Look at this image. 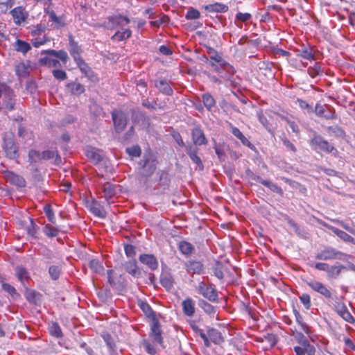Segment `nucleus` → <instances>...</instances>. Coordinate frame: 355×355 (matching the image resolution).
I'll use <instances>...</instances> for the list:
<instances>
[{
	"mask_svg": "<svg viewBox=\"0 0 355 355\" xmlns=\"http://www.w3.org/2000/svg\"><path fill=\"white\" fill-rule=\"evenodd\" d=\"M2 148L6 157L10 159L19 158V148L12 135H5L3 137Z\"/></svg>",
	"mask_w": 355,
	"mask_h": 355,
	"instance_id": "nucleus-1",
	"label": "nucleus"
},
{
	"mask_svg": "<svg viewBox=\"0 0 355 355\" xmlns=\"http://www.w3.org/2000/svg\"><path fill=\"white\" fill-rule=\"evenodd\" d=\"M310 145L315 150L320 149L324 153H331L335 156H336L338 153V150L334 147V146L330 144L327 140L324 139L320 135H315L310 140Z\"/></svg>",
	"mask_w": 355,
	"mask_h": 355,
	"instance_id": "nucleus-2",
	"label": "nucleus"
},
{
	"mask_svg": "<svg viewBox=\"0 0 355 355\" xmlns=\"http://www.w3.org/2000/svg\"><path fill=\"white\" fill-rule=\"evenodd\" d=\"M305 282L313 291L320 293L324 298L332 300L337 299V297L336 295L334 296L331 290L323 283L314 279L309 281L306 280Z\"/></svg>",
	"mask_w": 355,
	"mask_h": 355,
	"instance_id": "nucleus-3",
	"label": "nucleus"
},
{
	"mask_svg": "<svg viewBox=\"0 0 355 355\" xmlns=\"http://www.w3.org/2000/svg\"><path fill=\"white\" fill-rule=\"evenodd\" d=\"M199 294L207 299L209 301L215 302L218 300V293L213 284L207 286L205 282H201L196 287Z\"/></svg>",
	"mask_w": 355,
	"mask_h": 355,
	"instance_id": "nucleus-4",
	"label": "nucleus"
},
{
	"mask_svg": "<svg viewBox=\"0 0 355 355\" xmlns=\"http://www.w3.org/2000/svg\"><path fill=\"white\" fill-rule=\"evenodd\" d=\"M149 336L153 343L163 346L164 340L162 337V331L160 323L157 319H155L152 322Z\"/></svg>",
	"mask_w": 355,
	"mask_h": 355,
	"instance_id": "nucleus-5",
	"label": "nucleus"
},
{
	"mask_svg": "<svg viewBox=\"0 0 355 355\" xmlns=\"http://www.w3.org/2000/svg\"><path fill=\"white\" fill-rule=\"evenodd\" d=\"M184 268L189 274L202 275L205 270V266L200 261L190 259L184 262Z\"/></svg>",
	"mask_w": 355,
	"mask_h": 355,
	"instance_id": "nucleus-6",
	"label": "nucleus"
},
{
	"mask_svg": "<svg viewBox=\"0 0 355 355\" xmlns=\"http://www.w3.org/2000/svg\"><path fill=\"white\" fill-rule=\"evenodd\" d=\"M112 117L116 132H121L125 130L128 119L122 111H113L112 112Z\"/></svg>",
	"mask_w": 355,
	"mask_h": 355,
	"instance_id": "nucleus-7",
	"label": "nucleus"
},
{
	"mask_svg": "<svg viewBox=\"0 0 355 355\" xmlns=\"http://www.w3.org/2000/svg\"><path fill=\"white\" fill-rule=\"evenodd\" d=\"M335 311L346 322L354 324L355 319L347 309L346 305L342 302H336L334 304Z\"/></svg>",
	"mask_w": 355,
	"mask_h": 355,
	"instance_id": "nucleus-8",
	"label": "nucleus"
},
{
	"mask_svg": "<svg viewBox=\"0 0 355 355\" xmlns=\"http://www.w3.org/2000/svg\"><path fill=\"white\" fill-rule=\"evenodd\" d=\"M107 280L110 285L119 291H123L125 288V284L121 281V276H117L112 269L107 270Z\"/></svg>",
	"mask_w": 355,
	"mask_h": 355,
	"instance_id": "nucleus-9",
	"label": "nucleus"
},
{
	"mask_svg": "<svg viewBox=\"0 0 355 355\" xmlns=\"http://www.w3.org/2000/svg\"><path fill=\"white\" fill-rule=\"evenodd\" d=\"M3 173L6 180L11 184L21 188L26 187V181L22 176L8 170L3 171Z\"/></svg>",
	"mask_w": 355,
	"mask_h": 355,
	"instance_id": "nucleus-10",
	"label": "nucleus"
},
{
	"mask_svg": "<svg viewBox=\"0 0 355 355\" xmlns=\"http://www.w3.org/2000/svg\"><path fill=\"white\" fill-rule=\"evenodd\" d=\"M139 260L151 270H155L159 267L157 259L153 254H141L139 257Z\"/></svg>",
	"mask_w": 355,
	"mask_h": 355,
	"instance_id": "nucleus-11",
	"label": "nucleus"
},
{
	"mask_svg": "<svg viewBox=\"0 0 355 355\" xmlns=\"http://www.w3.org/2000/svg\"><path fill=\"white\" fill-rule=\"evenodd\" d=\"M341 254L342 253L336 249L327 247L318 252L316 254L315 258L320 260H330L337 259Z\"/></svg>",
	"mask_w": 355,
	"mask_h": 355,
	"instance_id": "nucleus-12",
	"label": "nucleus"
},
{
	"mask_svg": "<svg viewBox=\"0 0 355 355\" xmlns=\"http://www.w3.org/2000/svg\"><path fill=\"white\" fill-rule=\"evenodd\" d=\"M193 143L196 146L207 145L208 140L204 131L199 127L194 128L191 131Z\"/></svg>",
	"mask_w": 355,
	"mask_h": 355,
	"instance_id": "nucleus-13",
	"label": "nucleus"
},
{
	"mask_svg": "<svg viewBox=\"0 0 355 355\" xmlns=\"http://www.w3.org/2000/svg\"><path fill=\"white\" fill-rule=\"evenodd\" d=\"M77 66L80 69L82 73H83L90 81L96 83L98 81V78L92 68L85 62L82 60L78 62Z\"/></svg>",
	"mask_w": 355,
	"mask_h": 355,
	"instance_id": "nucleus-14",
	"label": "nucleus"
},
{
	"mask_svg": "<svg viewBox=\"0 0 355 355\" xmlns=\"http://www.w3.org/2000/svg\"><path fill=\"white\" fill-rule=\"evenodd\" d=\"M229 127L231 129L232 134L240 140L241 144L248 147L250 149L254 150L255 148L253 144L241 132V131L236 127L234 126L232 123H229Z\"/></svg>",
	"mask_w": 355,
	"mask_h": 355,
	"instance_id": "nucleus-15",
	"label": "nucleus"
},
{
	"mask_svg": "<svg viewBox=\"0 0 355 355\" xmlns=\"http://www.w3.org/2000/svg\"><path fill=\"white\" fill-rule=\"evenodd\" d=\"M141 162L144 169L143 175L146 177L151 176L157 168L155 160L150 157H144Z\"/></svg>",
	"mask_w": 355,
	"mask_h": 355,
	"instance_id": "nucleus-16",
	"label": "nucleus"
},
{
	"mask_svg": "<svg viewBox=\"0 0 355 355\" xmlns=\"http://www.w3.org/2000/svg\"><path fill=\"white\" fill-rule=\"evenodd\" d=\"M69 53L76 64L83 60L81 57L82 49L71 35L69 36Z\"/></svg>",
	"mask_w": 355,
	"mask_h": 355,
	"instance_id": "nucleus-17",
	"label": "nucleus"
},
{
	"mask_svg": "<svg viewBox=\"0 0 355 355\" xmlns=\"http://www.w3.org/2000/svg\"><path fill=\"white\" fill-rule=\"evenodd\" d=\"M295 355H315V347L310 343L294 347Z\"/></svg>",
	"mask_w": 355,
	"mask_h": 355,
	"instance_id": "nucleus-18",
	"label": "nucleus"
},
{
	"mask_svg": "<svg viewBox=\"0 0 355 355\" xmlns=\"http://www.w3.org/2000/svg\"><path fill=\"white\" fill-rule=\"evenodd\" d=\"M125 270L133 277H139L141 274L140 269L135 259L125 261L123 263Z\"/></svg>",
	"mask_w": 355,
	"mask_h": 355,
	"instance_id": "nucleus-19",
	"label": "nucleus"
},
{
	"mask_svg": "<svg viewBox=\"0 0 355 355\" xmlns=\"http://www.w3.org/2000/svg\"><path fill=\"white\" fill-rule=\"evenodd\" d=\"M187 154L189 156L191 161L198 165L200 170L204 169L203 163L200 157L198 155V148H193L192 146H188L186 148Z\"/></svg>",
	"mask_w": 355,
	"mask_h": 355,
	"instance_id": "nucleus-20",
	"label": "nucleus"
},
{
	"mask_svg": "<svg viewBox=\"0 0 355 355\" xmlns=\"http://www.w3.org/2000/svg\"><path fill=\"white\" fill-rule=\"evenodd\" d=\"M195 302L191 297H187L182 302L183 313L188 317H193L195 314Z\"/></svg>",
	"mask_w": 355,
	"mask_h": 355,
	"instance_id": "nucleus-21",
	"label": "nucleus"
},
{
	"mask_svg": "<svg viewBox=\"0 0 355 355\" xmlns=\"http://www.w3.org/2000/svg\"><path fill=\"white\" fill-rule=\"evenodd\" d=\"M49 21L52 22L55 28H61L66 25L64 16H57L53 10L48 12Z\"/></svg>",
	"mask_w": 355,
	"mask_h": 355,
	"instance_id": "nucleus-22",
	"label": "nucleus"
},
{
	"mask_svg": "<svg viewBox=\"0 0 355 355\" xmlns=\"http://www.w3.org/2000/svg\"><path fill=\"white\" fill-rule=\"evenodd\" d=\"M155 86L163 94L167 96H172L173 94V89L169 85V83L165 79H159L155 80Z\"/></svg>",
	"mask_w": 355,
	"mask_h": 355,
	"instance_id": "nucleus-23",
	"label": "nucleus"
},
{
	"mask_svg": "<svg viewBox=\"0 0 355 355\" xmlns=\"http://www.w3.org/2000/svg\"><path fill=\"white\" fill-rule=\"evenodd\" d=\"M10 13L13 18L14 22L16 24H21L24 22L26 19V14L24 12V9L22 7H16L13 8Z\"/></svg>",
	"mask_w": 355,
	"mask_h": 355,
	"instance_id": "nucleus-24",
	"label": "nucleus"
},
{
	"mask_svg": "<svg viewBox=\"0 0 355 355\" xmlns=\"http://www.w3.org/2000/svg\"><path fill=\"white\" fill-rule=\"evenodd\" d=\"M40 63L49 68H58L60 67L59 60L55 57L48 54H46L45 56L40 59Z\"/></svg>",
	"mask_w": 355,
	"mask_h": 355,
	"instance_id": "nucleus-25",
	"label": "nucleus"
},
{
	"mask_svg": "<svg viewBox=\"0 0 355 355\" xmlns=\"http://www.w3.org/2000/svg\"><path fill=\"white\" fill-rule=\"evenodd\" d=\"M66 87L71 94L76 96H80L85 91L84 85L77 82L68 83Z\"/></svg>",
	"mask_w": 355,
	"mask_h": 355,
	"instance_id": "nucleus-26",
	"label": "nucleus"
},
{
	"mask_svg": "<svg viewBox=\"0 0 355 355\" xmlns=\"http://www.w3.org/2000/svg\"><path fill=\"white\" fill-rule=\"evenodd\" d=\"M204 8L209 12H226L229 9L227 5L218 2L206 5Z\"/></svg>",
	"mask_w": 355,
	"mask_h": 355,
	"instance_id": "nucleus-27",
	"label": "nucleus"
},
{
	"mask_svg": "<svg viewBox=\"0 0 355 355\" xmlns=\"http://www.w3.org/2000/svg\"><path fill=\"white\" fill-rule=\"evenodd\" d=\"M25 297L28 302L37 304L42 297V294L35 290L26 288Z\"/></svg>",
	"mask_w": 355,
	"mask_h": 355,
	"instance_id": "nucleus-28",
	"label": "nucleus"
},
{
	"mask_svg": "<svg viewBox=\"0 0 355 355\" xmlns=\"http://www.w3.org/2000/svg\"><path fill=\"white\" fill-rule=\"evenodd\" d=\"M89 210L95 216L100 218H105L106 217V211L96 201H93L91 203Z\"/></svg>",
	"mask_w": 355,
	"mask_h": 355,
	"instance_id": "nucleus-29",
	"label": "nucleus"
},
{
	"mask_svg": "<svg viewBox=\"0 0 355 355\" xmlns=\"http://www.w3.org/2000/svg\"><path fill=\"white\" fill-rule=\"evenodd\" d=\"M220 67L225 71V73L220 75V78L223 80H230L231 77L236 73L234 67L227 62H225Z\"/></svg>",
	"mask_w": 355,
	"mask_h": 355,
	"instance_id": "nucleus-30",
	"label": "nucleus"
},
{
	"mask_svg": "<svg viewBox=\"0 0 355 355\" xmlns=\"http://www.w3.org/2000/svg\"><path fill=\"white\" fill-rule=\"evenodd\" d=\"M42 159H45V160L55 158L54 163L55 164H59L62 162L61 157L58 154V151L57 150V149H55L53 150H44L42 153Z\"/></svg>",
	"mask_w": 355,
	"mask_h": 355,
	"instance_id": "nucleus-31",
	"label": "nucleus"
},
{
	"mask_svg": "<svg viewBox=\"0 0 355 355\" xmlns=\"http://www.w3.org/2000/svg\"><path fill=\"white\" fill-rule=\"evenodd\" d=\"M178 249L182 254L189 257L193 254L194 251V246L188 241H181L178 243Z\"/></svg>",
	"mask_w": 355,
	"mask_h": 355,
	"instance_id": "nucleus-32",
	"label": "nucleus"
},
{
	"mask_svg": "<svg viewBox=\"0 0 355 355\" xmlns=\"http://www.w3.org/2000/svg\"><path fill=\"white\" fill-rule=\"evenodd\" d=\"M207 334L211 341L216 345H220L224 342L221 333L216 329H209L207 331Z\"/></svg>",
	"mask_w": 355,
	"mask_h": 355,
	"instance_id": "nucleus-33",
	"label": "nucleus"
},
{
	"mask_svg": "<svg viewBox=\"0 0 355 355\" xmlns=\"http://www.w3.org/2000/svg\"><path fill=\"white\" fill-rule=\"evenodd\" d=\"M15 275L18 280L24 284V282H27L30 279V275L28 270L23 266H17L15 268Z\"/></svg>",
	"mask_w": 355,
	"mask_h": 355,
	"instance_id": "nucleus-34",
	"label": "nucleus"
},
{
	"mask_svg": "<svg viewBox=\"0 0 355 355\" xmlns=\"http://www.w3.org/2000/svg\"><path fill=\"white\" fill-rule=\"evenodd\" d=\"M160 284L167 291L171 290L174 284V278L171 274H164L160 277Z\"/></svg>",
	"mask_w": 355,
	"mask_h": 355,
	"instance_id": "nucleus-35",
	"label": "nucleus"
},
{
	"mask_svg": "<svg viewBox=\"0 0 355 355\" xmlns=\"http://www.w3.org/2000/svg\"><path fill=\"white\" fill-rule=\"evenodd\" d=\"M103 191L104 193V198L107 202L116 195L115 187L109 182L103 184Z\"/></svg>",
	"mask_w": 355,
	"mask_h": 355,
	"instance_id": "nucleus-36",
	"label": "nucleus"
},
{
	"mask_svg": "<svg viewBox=\"0 0 355 355\" xmlns=\"http://www.w3.org/2000/svg\"><path fill=\"white\" fill-rule=\"evenodd\" d=\"M132 36V31L127 28L123 31H116L111 37L112 40L121 42L130 38Z\"/></svg>",
	"mask_w": 355,
	"mask_h": 355,
	"instance_id": "nucleus-37",
	"label": "nucleus"
},
{
	"mask_svg": "<svg viewBox=\"0 0 355 355\" xmlns=\"http://www.w3.org/2000/svg\"><path fill=\"white\" fill-rule=\"evenodd\" d=\"M293 314L295 318V320L297 323L300 327L301 330H302L305 334H309L310 332L309 327V325L304 321V319L300 312L294 309L293 310Z\"/></svg>",
	"mask_w": 355,
	"mask_h": 355,
	"instance_id": "nucleus-38",
	"label": "nucleus"
},
{
	"mask_svg": "<svg viewBox=\"0 0 355 355\" xmlns=\"http://www.w3.org/2000/svg\"><path fill=\"white\" fill-rule=\"evenodd\" d=\"M42 53L51 55L55 57L57 59H60L64 64H65L68 59L67 53L64 50L55 51V50H47L44 51Z\"/></svg>",
	"mask_w": 355,
	"mask_h": 355,
	"instance_id": "nucleus-39",
	"label": "nucleus"
},
{
	"mask_svg": "<svg viewBox=\"0 0 355 355\" xmlns=\"http://www.w3.org/2000/svg\"><path fill=\"white\" fill-rule=\"evenodd\" d=\"M14 49L15 51L25 54L31 49V46L26 41L17 39L14 45Z\"/></svg>",
	"mask_w": 355,
	"mask_h": 355,
	"instance_id": "nucleus-40",
	"label": "nucleus"
},
{
	"mask_svg": "<svg viewBox=\"0 0 355 355\" xmlns=\"http://www.w3.org/2000/svg\"><path fill=\"white\" fill-rule=\"evenodd\" d=\"M328 133L338 138H345L346 136L345 130L340 126L336 125L332 126H328L327 128Z\"/></svg>",
	"mask_w": 355,
	"mask_h": 355,
	"instance_id": "nucleus-41",
	"label": "nucleus"
},
{
	"mask_svg": "<svg viewBox=\"0 0 355 355\" xmlns=\"http://www.w3.org/2000/svg\"><path fill=\"white\" fill-rule=\"evenodd\" d=\"M202 100L205 107L209 110L211 111V109L216 105V101L214 98L209 93L203 94L202 95Z\"/></svg>",
	"mask_w": 355,
	"mask_h": 355,
	"instance_id": "nucleus-42",
	"label": "nucleus"
},
{
	"mask_svg": "<svg viewBox=\"0 0 355 355\" xmlns=\"http://www.w3.org/2000/svg\"><path fill=\"white\" fill-rule=\"evenodd\" d=\"M89 267L94 272L98 274H104V267L101 263V262L96 259H93L89 261Z\"/></svg>",
	"mask_w": 355,
	"mask_h": 355,
	"instance_id": "nucleus-43",
	"label": "nucleus"
},
{
	"mask_svg": "<svg viewBox=\"0 0 355 355\" xmlns=\"http://www.w3.org/2000/svg\"><path fill=\"white\" fill-rule=\"evenodd\" d=\"M297 56L309 61L315 60V55L311 49L304 48L299 51Z\"/></svg>",
	"mask_w": 355,
	"mask_h": 355,
	"instance_id": "nucleus-44",
	"label": "nucleus"
},
{
	"mask_svg": "<svg viewBox=\"0 0 355 355\" xmlns=\"http://www.w3.org/2000/svg\"><path fill=\"white\" fill-rule=\"evenodd\" d=\"M345 268L343 266H331L329 267L327 270V277L329 279H336L337 278L342 270V269Z\"/></svg>",
	"mask_w": 355,
	"mask_h": 355,
	"instance_id": "nucleus-45",
	"label": "nucleus"
},
{
	"mask_svg": "<svg viewBox=\"0 0 355 355\" xmlns=\"http://www.w3.org/2000/svg\"><path fill=\"white\" fill-rule=\"evenodd\" d=\"M224 265L220 261H216L212 267V271L214 275L219 279L224 278Z\"/></svg>",
	"mask_w": 355,
	"mask_h": 355,
	"instance_id": "nucleus-46",
	"label": "nucleus"
},
{
	"mask_svg": "<svg viewBox=\"0 0 355 355\" xmlns=\"http://www.w3.org/2000/svg\"><path fill=\"white\" fill-rule=\"evenodd\" d=\"M307 72L309 75L314 78L316 76H321L323 73L321 65L320 62H315L313 67H310L308 68Z\"/></svg>",
	"mask_w": 355,
	"mask_h": 355,
	"instance_id": "nucleus-47",
	"label": "nucleus"
},
{
	"mask_svg": "<svg viewBox=\"0 0 355 355\" xmlns=\"http://www.w3.org/2000/svg\"><path fill=\"white\" fill-rule=\"evenodd\" d=\"M49 329L50 334L53 337L60 338L63 336L62 329L58 323L56 322H52Z\"/></svg>",
	"mask_w": 355,
	"mask_h": 355,
	"instance_id": "nucleus-48",
	"label": "nucleus"
},
{
	"mask_svg": "<svg viewBox=\"0 0 355 355\" xmlns=\"http://www.w3.org/2000/svg\"><path fill=\"white\" fill-rule=\"evenodd\" d=\"M15 73L19 77H26L29 74V69L24 62H20L15 66Z\"/></svg>",
	"mask_w": 355,
	"mask_h": 355,
	"instance_id": "nucleus-49",
	"label": "nucleus"
},
{
	"mask_svg": "<svg viewBox=\"0 0 355 355\" xmlns=\"http://www.w3.org/2000/svg\"><path fill=\"white\" fill-rule=\"evenodd\" d=\"M139 306L140 309L143 311V312L145 313L146 315H147L149 318H155V312L150 307V306L144 301H139Z\"/></svg>",
	"mask_w": 355,
	"mask_h": 355,
	"instance_id": "nucleus-50",
	"label": "nucleus"
},
{
	"mask_svg": "<svg viewBox=\"0 0 355 355\" xmlns=\"http://www.w3.org/2000/svg\"><path fill=\"white\" fill-rule=\"evenodd\" d=\"M49 41H50L49 39L46 36L45 34H43L42 35L34 37L31 40L33 46L36 48H38L39 46L46 44V42H48Z\"/></svg>",
	"mask_w": 355,
	"mask_h": 355,
	"instance_id": "nucleus-51",
	"label": "nucleus"
},
{
	"mask_svg": "<svg viewBox=\"0 0 355 355\" xmlns=\"http://www.w3.org/2000/svg\"><path fill=\"white\" fill-rule=\"evenodd\" d=\"M28 157V162L31 164L36 163L42 159V153L34 149L29 150Z\"/></svg>",
	"mask_w": 355,
	"mask_h": 355,
	"instance_id": "nucleus-52",
	"label": "nucleus"
},
{
	"mask_svg": "<svg viewBox=\"0 0 355 355\" xmlns=\"http://www.w3.org/2000/svg\"><path fill=\"white\" fill-rule=\"evenodd\" d=\"M332 231L334 234H336L339 238L346 242H352L354 241V238L348 234L347 232L340 230L336 227H333Z\"/></svg>",
	"mask_w": 355,
	"mask_h": 355,
	"instance_id": "nucleus-53",
	"label": "nucleus"
},
{
	"mask_svg": "<svg viewBox=\"0 0 355 355\" xmlns=\"http://www.w3.org/2000/svg\"><path fill=\"white\" fill-rule=\"evenodd\" d=\"M263 185L268 188L272 191L282 196L284 195L283 190L281 187H279L277 184L269 181L266 180V182H263Z\"/></svg>",
	"mask_w": 355,
	"mask_h": 355,
	"instance_id": "nucleus-54",
	"label": "nucleus"
},
{
	"mask_svg": "<svg viewBox=\"0 0 355 355\" xmlns=\"http://www.w3.org/2000/svg\"><path fill=\"white\" fill-rule=\"evenodd\" d=\"M331 108H332V107H331L330 105H321L320 103H316L315 106L314 112L318 116L324 117L325 112H326V109L330 110Z\"/></svg>",
	"mask_w": 355,
	"mask_h": 355,
	"instance_id": "nucleus-55",
	"label": "nucleus"
},
{
	"mask_svg": "<svg viewBox=\"0 0 355 355\" xmlns=\"http://www.w3.org/2000/svg\"><path fill=\"white\" fill-rule=\"evenodd\" d=\"M86 155L90 160L95 162L96 164H98L102 161V157L101 155L94 149L87 150Z\"/></svg>",
	"mask_w": 355,
	"mask_h": 355,
	"instance_id": "nucleus-56",
	"label": "nucleus"
},
{
	"mask_svg": "<svg viewBox=\"0 0 355 355\" xmlns=\"http://www.w3.org/2000/svg\"><path fill=\"white\" fill-rule=\"evenodd\" d=\"M141 343L147 353L150 355H155L156 354L157 351L153 343H151L148 340L146 339H144Z\"/></svg>",
	"mask_w": 355,
	"mask_h": 355,
	"instance_id": "nucleus-57",
	"label": "nucleus"
},
{
	"mask_svg": "<svg viewBox=\"0 0 355 355\" xmlns=\"http://www.w3.org/2000/svg\"><path fill=\"white\" fill-rule=\"evenodd\" d=\"M43 232L49 237H55L59 234L58 229L50 225H46L44 227Z\"/></svg>",
	"mask_w": 355,
	"mask_h": 355,
	"instance_id": "nucleus-58",
	"label": "nucleus"
},
{
	"mask_svg": "<svg viewBox=\"0 0 355 355\" xmlns=\"http://www.w3.org/2000/svg\"><path fill=\"white\" fill-rule=\"evenodd\" d=\"M257 116L259 121L266 128V129L270 131V123L263 111L259 110L257 112Z\"/></svg>",
	"mask_w": 355,
	"mask_h": 355,
	"instance_id": "nucleus-59",
	"label": "nucleus"
},
{
	"mask_svg": "<svg viewBox=\"0 0 355 355\" xmlns=\"http://www.w3.org/2000/svg\"><path fill=\"white\" fill-rule=\"evenodd\" d=\"M49 273L53 280H57L60 277L61 269L58 266H51L49 268Z\"/></svg>",
	"mask_w": 355,
	"mask_h": 355,
	"instance_id": "nucleus-60",
	"label": "nucleus"
},
{
	"mask_svg": "<svg viewBox=\"0 0 355 355\" xmlns=\"http://www.w3.org/2000/svg\"><path fill=\"white\" fill-rule=\"evenodd\" d=\"M44 211L48 218V220L52 223H55V217L52 207L50 205H46L44 207Z\"/></svg>",
	"mask_w": 355,
	"mask_h": 355,
	"instance_id": "nucleus-61",
	"label": "nucleus"
},
{
	"mask_svg": "<svg viewBox=\"0 0 355 355\" xmlns=\"http://www.w3.org/2000/svg\"><path fill=\"white\" fill-rule=\"evenodd\" d=\"M185 17L187 19H198L200 17V13L197 9L191 8L188 10Z\"/></svg>",
	"mask_w": 355,
	"mask_h": 355,
	"instance_id": "nucleus-62",
	"label": "nucleus"
},
{
	"mask_svg": "<svg viewBox=\"0 0 355 355\" xmlns=\"http://www.w3.org/2000/svg\"><path fill=\"white\" fill-rule=\"evenodd\" d=\"M126 152L130 156L132 157H140L141 154V150L139 146H134L126 148Z\"/></svg>",
	"mask_w": 355,
	"mask_h": 355,
	"instance_id": "nucleus-63",
	"label": "nucleus"
},
{
	"mask_svg": "<svg viewBox=\"0 0 355 355\" xmlns=\"http://www.w3.org/2000/svg\"><path fill=\"white\" fill-rule=\"evenodd\" d=\"M264 340L268 343L269 347H274L277 343V337L273 334H267L264 336Z\"/></svg>",
	"mask_w": 355,
	"mask_h": 355,
	"instance_id": "nucleus-64",
	"label": "nucleus"
}]
</instances>
